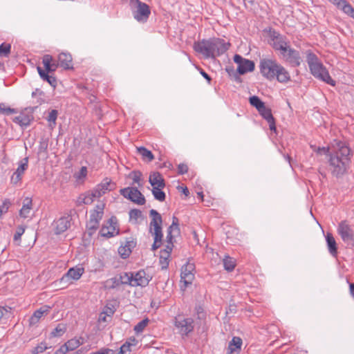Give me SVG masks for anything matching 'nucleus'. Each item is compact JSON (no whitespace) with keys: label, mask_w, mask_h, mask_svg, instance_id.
Listing matches in <instances>:
<instances>
[{"label":"nucleus","mask_w":354,"mask_h":354,"mask_svg":"<svg viewBox=\"0 0 354 354\" xmlns=\"http://www.w3.org/2000/svg\"><path fill=\"white\" fill-rule=\"evenodd\" d=\"M134 19L138 22H146L151 14L149 6L140 0H131Z\"/></svg>","instance_id":"39448f33"},{"label":"nucleus","mask_w":354,"mask_h":354,"mask_svg":"<svg viewBox=\"0 0 354 354\" xmlns=\"http://www.w3.org/2000/svg\"><path fill=\"white\" fill-rule=\"evenodd\" d=\"M234 62L238 64L237 71L240 75H243L254 70V62L246 59L240 55L236 54L234 56Z\"/></svg>","instance_id":"9b49d317"},{"label":"nucleus","mask_w":354,"mask_h":354,"mask_svg":"<svg viewBox=\"0 0 354 354\" xmlns=\"http://www.w3.org/2000/svg\"><path fill=\"white\" fill-rule=\"evenodd\" d=\"M69 351H73L80 346L79 340L76 339H71L65 343Z\"/></svg>","instance_id":"de8ad7c7"},{"label":"nucleus","mask_w":354,"mask_h":354,"mask_svg":"<svg viewBox=\"0 0 354 354\" xmlns=\"http://www.w3.org/2000/svg\"><path fill=\"white\" fill-rule=\"evenodd\" d=\"M149 322V320L148 318H145L142 319L141 322H138L135 326H134V331L136 333L138 334L142 333L145 327L148 325Z\"/></svg>","instance_id":"ea45409f"},{"label":"nucleus","mask_w":354,"mask_h":354,"mask_svg":"<svg viewBox=\"0 0 354 354\" xmlns=\"http://www.w3.org/2000/svg\"><path fill=\"white\" fill-rule=\"evenodd\" d=\"M291 48L290 45V41L287 42L286 45H283V46L280 47L279 49H277L276 51L279 52V57L282 58L284 55L288 52V50Z\"/></svg>","instance_id":"864d4df0"},{"label":"nucleus","mask_w":354,"mask_h":354,"mask_svg":"<svg viewBox=\"0 0 354 354\" xmlns=\"http://www.w3.org/2000/svg\"><path fill=\"white\" fill-rule=\"evenodd\" d=\"M174 324L182 335H188L194 328L192 318H185L180 315L175 318Z\"/></svg>","instance_id":"1a4fd4ad"},{"label":"nucleus","mask_w":354,"mask_h":354,"mask_svg":"<svg viewBox=\"0 0 354 354\" xmlns=\"http://www.w3.org/2000/svg\"><path fill=\"white\" fill-rule=\"evenodd\" d=\"M194 265L188 263L182 268L181 272V282H183L185 286L191 284L194 279V275L193 271L194 270Z\"/></svg>","instance_id":"dca6fc26"},{"label":"nucleus","mask_w":354,"mask_h":354,"mask_svg":"<svg viewBox=\"0 0 354 354\" xmlns=\"http://www.w3.org/2000/svg\"><path fill=\"white\" fill-rule=\"evenodd\" d=\"M25 226L24 225H19L17 227L16 232L14 235V241L15 242H20L21 241V236L25 232ZM17 245H19V243H17Z\"/></svg>","instance_id":"79ce46f5"},{"label":"nucleus","mask_w":354,"mask_h":354,"mask_svg":"<svg viewBox=\"0 0 354 354\" xmlns=\"http://www.w3.org/2000/svg\"><path fill=\"white\" fill-rule=\"evenodd\" d=\"M337 231L347 247L354 246V231L346 221H342L339 224Z\"/></svg>","instance_id":"0eeeda50"},{"label":"nucleus","mask_w":354,"mask_h":354,"mask_svg":"<svg viewBox=\"0 0 354 354\" xmlns=\"http://www.w3.org/2000/svg\"><path fill=\"white\" fill-rule=\"evenodd\" d=\"M119 280L122 284H128L132 286L133 283V273L124 272L119 276Z\"/></svg>","instance_id":"c9c22d12"},{"label":"nucleus","mask_w":354,"mask_h":354,"mask_svg":"<svg viewBox=\"0 0 354 354\" xmlns=\"http://www.w3.org/2000/svg\"><path fill=\"white\" fill-rule=\"evenodd\" d=\"M115 310L116 309L113 305L108 304L105 306L102 314H104L109 317H111L115 313Z\"/></svg>","instance_id":"49530a36"},{"label":"nucleus","mask_w":354,"mask_h":354,"mask_svg":"<svg viewBox=\"0 0 354 354\" xmlns=\"http://www.w3.org/2000/svg\"><path fill=\"white\" fill-rule=\"evenodd\" d=\"M71 216L68 215L66 216H62L57 221H54L55 233L56 234H60L66 231L71 227Z\"/></svg>","instance_id":"2eb2a0df"},{"label":"nucleus","mask_w":354,"mask_h":354,"mask_svg":"<svg viewBox=\"0 0 354 354\" xmlns=\"http://www.w3.org/2000/svg\"><path fill=\"white\" fill-rule=\"evenodd\" d=\"M317 152L324 153L329 156V167L332 174L339 178L347 171L351 162V149L342 142H338L331 148L319 147Z\"/></svg>","instance_id":"f257e3e1"},{"label":"nucleus","mask_w":354,"mask_h":354,"mask_svg":"<svg viewBox=\"0 0 354 354\" xmlns=\"http://www.w3.org/2000/svg\"><path fill=\"white\" fill-rule=\"evenodd\" d=\"M229 46V43L218 38L209 40L203 39L194 44V50L203 55L206 58H214L216 56L223 55L227 50Z\"/></svg>","instance_id":"f03ea898"},{"label":"nucleus","mask_w":354,"mask_h":354,"mask_svg":"<svg viewBox=\"0 0 354 354\" xmlns=\"http://www.w3.org/2000/svg\"><path fill=\"white\" fill-rule=\"evenodd\" d=\"M118 252L122 258L126 259L130 255L131 250L125 246H120L118 249Z\"/></svg>","instance_id":"3c124183"},{"label":"nucleus","mask_w":354,"mask_h":354,"mask_svg":"<svg viewBox=\"0 0 354 354\" xmlns=\"http://www.w3.org/2000/svg\"><path fill=\"white\" fill-rule=\"evenodd\" d=\"M269 37L270 44L275 51L289 41L286 36L275 30L270 31Z\"/></svg>","instance_id":"f8f14e48"},{"label":"nucleus","mask_w":354,"mask_h":354,"mask_svg":"<svg viewBox=\"0 0 354 354\" xmlns=\"http://www.w3.org/2000/svg\"><path fill=\"white\" fill-rule=\"evenodd\" d=\"M281 59L294 67L299 66L301 62L299 52L292 48L288 49Z\"/></svg>","instance_id":"4468645a"},{"label":"nucleus","mask_w":354,"mask_h":354,"mask_svg":"<svg viewBox=\"0 0 354 354\" xmlns=\"http://www.w3.org/2000/svg\"><path fill=\"white\" fill-rule=\"evenodd\" d=\"M274 80L280 83H287L290 80L289 72L281 64H279L274 75Z\"/></svg>","instance_id":"f3484780"},{"label":"nucleus","mask_w":354,"mask_h":354,"mask_svg":"<svg viewBox=\"0 0 354 354\" xmlns=\"http://www.w3.org/2000/svg\"><path fill=\"white\" fill-rule=\"evenodd\" d=\"M10 205L11 203L9 199H5L3 201L2 205L0 206V217L4 212H7Z\"/></svg>","instance_id":"603ef678"},{"label":"nucleus","mask_w":354,"mask_h":354,"mask_svg":"<svg viewBox=\"0 0 354 354\" xmlns=\"http://www.w3.org/2000/svg\"><path fill=\"white\" fill-rule=\"evenodd\" d=\"M131 174L133 175V180L134 183H139L141 178V173L140 171H133Z\"/></svg>","instance_id":"0e129e2a"},{"label":"nucleus","mask_w":354,"mask_h":354,"mask_svg":"<svg viewBox=\"0 0 354 354\" xmlns=\"http://www.w3.org/2000/svg\"><path fill=\"white\" fill-rule=\"evenodd\" d=\"M137 150L139 154L142 156L143 159H147L149 162H151L154 159V156L151 151L147 149L145 147H138Z\"/></svg>","instance_id":"473e14b6"},{"label":"nucleus","mask_w":354,"mask_h":354,"mask_svg":"<svg viewBox=\"0 0 354 354\" xmlns=\"http://www.w3.org/2000/svg\"><path fill=\"white\" fill-rule=\"evenodd\" d=\"M28 158L26 157L20 161L19 167H17V169H16V171L14 173L22 176L23 174H24V171L28 169Z\"/></svg>","instance_id":"72a5a7b5"},{"label":"nucleus","mask_w":354,"mask_h":354,"mask_svg":"<svg viewBox=\"0 0 354 354\" xmlns=\"http://www.w3.org/2000/svg\"><path fill=\"white\" fill-rule=\"evenodd\" d=\"M353 8L352 6L348 3L346 1L343 2L342 5L339 8V9H341L344 13L349 15L350 12H351L352 9Z\"/></svg>","instance_id":"5fc2aeb1"},{"label":"nucleus","mask_w":354,"mask_h":354,"mask_svg":"<svg viewBox=\"0 0 354 354\" xmlns=\"http://www.w3.org/2000/svg\"><path fill=\"white\" fill-rule=\"evenodd\" d=\"M17 112L16 109L10 107H6L5 104L0 103V113L8 115L12 113H16Z\"/></svg>","instance_id":"37998d69"},{"label":"nucleus","mask_w":354,"mask_h":354,"mask_svg":"<svg viewBox=\"0 0 354 354\" xmlns=\"http://www.w3.org/2000/svg\"><path fill=\"white\" fill-rule=\"evenodd\" d=\"M120 192L124 198L138 205H144L145 203V196L137 187L123 188L120 190Z\"/></svg>","instance_id":"6e6552de"},{"label":"nucleus","mask_w":354,"mask_h":354,"mask_svg":"<svg viewBox=\"0 0 354 354\" xmlns=\"http://www.w3.org/2000/svg\"><path fill=\"white\" fill-rule=\"evenodd\" d=\"M259 114L266 120L269 124V128L272 131H276L275 120L272 115V111L270 108L265 106L259 111Z\"/></svg>","instance_id":"a211bd4d"},{"label":"nucleus","mask_w":354,"mask_h":354,"mask_svg":"<svg viewBox=\"0 0 354 354\" xmlns=\"http://www.w3.org/2000/svg\"><path fill=\"white\" fill-rule=\"evenodd\" d=\"M68 351V348L67 347L66 344H64L57 351H56L55 354H65Z\"/></svg>","instance_id":"69168bd1"},{"label":"nucleus","mask_w":354,"mask_h":354,"mask_svg":"<svg viewBox=\"0 0 354 354\" xmlns=\"http://www.w3.org/2000/svg\"><path fill=\"white\" fill-rule=\"evenodd\" d=\"M326 241L330 254L333 257H336L337 255V247L336 241L331 233H327L326 236Z\"/></svg>","instance_id":"b1692460"},{"label":"nucleus","mask_w":354,"mask_h":354,"mask_svg":"<svg viewBox=\"0 0 354 354\" xmlns=\"http://www.w3.org/2000/svg\"><path fill=\"white\" fill-rule=\"evenodd\" d=\"M115 351L108 348H102L97 351L95 354H115Z\"/></svg>","instance_id":"680f3d73"},{"label":"nucleus","mask_w":354,"mask_h":354,"mask_svg":"<svg viewBox=\"0 0 354 354\" xmlns=\"http://www.w3.org/2000/svg\"><path fill=\"white\" fill-rule=\"evenodd\" d=\"M37 70L38 71V73H39L40 77L44 81L47 82L50 86H52L54 88L56 86V85H57V80H56L55 77H54L53 75H50V73H47L40 66H37Z\"/></svg>","instance_id":"393cba45"},{"label":"nucleus","mask_w":354,"mask_h":354,"mask_svg":"<svg viewBox=\"0 0 354 354\" xmlns=\"http://www.w3.org/2000/svg\"><path fill=\"white\" fill-rule=\"evenodd\" d=\"M132 346H133L129 344V342H126L121 346L120 351L117 354H129L131 351Z\"/></svg>","instance_id":"c03bdc74"},{"label":"nucleus","mask_w":354,"mask_h":354,"mask_svg":"<svg viewBox=\"0 0 354 354\" xmlns=\"http://www.w3.org/2000/svg\"><path fill=\"white\" fill-rule=\"evenodd\" d=\"M188 171V167L186 164L180 163L178 166V173L179 174H184Z\"/></svg>","instance_id":"052dcab7"},{"label":"nucleus","mask_w":354,"mask_h":354,"mask_svg":"<svg viewBox=\"0 0 354 354\" xmlns=\"http://www.w3.org/2000/svg\"><path fill=\"white\" fill-rule=\"evenodd\" d=\"M84 272L82 267H74L70 268L68 272L61 278L60 281L71 283V280H78Z\"/></svg>","instance_id":"ddd939ff"},{"label":"nucleus","mask_w":354,"mask_h":354,"mask_svg":"<svg viewBox=\"0 0 354 354\" xmlns=\"http://www.w3.org/2000/svg\"><path fill=\"white\" fill-rule=\"evenodd\" d=\"M11 45L10 44L3 43L0 45V56L8 57L10 54Z\"/></svg>","instance_id":"a19ab883"},{"label":"nucleus","mask_w":354,"mask_h":354,"mask_svg":"<svg viewBox=\"0 0 354 354\" xmlns=\"http://www.w3.org/2000/svg\"><path fill=\"white\" fill-rule=\"evenodd\" d=\"M223 266L226 270L232 271L236 266L235 260L229 256H226L223 259Z\"/></svg>","instance_id":"e433bc0d"},{"label":"nucleus","mask_w":354,"mask_h":354,"mask_svg":"<svg viewBox=\"0 0 354 354\" xmlns=\"http://www.w3.org/2000/svg\"><path fill=\"white\" fill-rule=\"evenodd\" d=\"M32 209V200L31 198L26 197L23 200L22 207L19 210V216L24 218L28 217Z\"/></svg>","instance_id":"4be33fe9"},{"label":"nucleus","mask_w":354,"mask_h":354,"mask_svg":"<svg viewBox=\"0 0 354 354\" xmlns=\"http://www.w3.org/2000/svg\"><path fill=\"white\" fill-rule=\"evenodd\" d=\"M58 60L59 62V66L66 69H73L72 66V56L69 53H62L58 55Z\"/></svg>","instance_id":"412c9836"},{"label":"nucleus","mask_w":354,"mask_h":354,"mask_svg":"<svg viewBox=\"0 0 354 354\" xmlns=\"http://www.w3.org/2000/svg\"><path fill=\"white\" fill-rule=\"evenodd\" d=\"M164 187H155L152 189V194L155 198L158 201L163 202L165 200L166 194L162 189Z\"/></svg>","instance_id":"f704fd0d"},{"label":"nucleus","mask_w":354,"mask_h":354,"mask_svg":"<svg viewBox=\"0 0 354 354\" xmlns=\"http://www.w3.org/2000/svg\"><path fill=\"white\" fill-rule=\"evenodd\" d=\"M104 204H100L95 206V209L91 212L90 219L100 222L104 214Z\"/></svg>","instance_id":"cd10ccee"},{"label":"nucleus","mask_w":354,"mask_h":354,"mask_svg":"<svg viewBox=\"0 0 354 354\" xmlns=\"http://www.w3.org/2000/svg\"><path fill=\"white\" fill-rule=\"evenodd\" d=\"M159 262L162 270L167 269L168 268L169 258H167L166 256H160Z\"/></svg>","instance_id":"bf43d9fd"},{"label":"nucleus","mask_w":354,"mask_h":354,"mask_svg":"<svg viewBox=\"0 0 354 354\" xmlns=\"http://www.w3.org/2000/svg\"><path fill=\"white\" fill-rule=\"evenodd\" d=\"M98 185L101 189H102V190L104 192V194L106 192L111 191L115 188V184L108 178H104Z\"/></svg>","instance_id":"c756f323"},{"label":"nucleus","mask_w":354,"mask_h":354,"mask_svg":"<svg viewBox=\"0 0 354 354\" xmlns=\"http://www.w3.org/2000/svg\"><path fill=\"white\" fill-rule=\"evenodd\" d=\"M37 70L38 71V73H39L40 77L44 81L47 82L50 86H52L54 88L56 86V85H57V80H56L55 77H54L53 75H50V73H47L40 66H37Z\"/></svg>","instance_id":"a878e982"},{"label":"nucleus","mask_w":354,"mask_h":354,"mask_svg":"<svg viewBox=\"0 0 354 354\" xmlns=\"http://www.w3.org/2000/svg\"><path fill=\"white\" fill-rule=\"evenodd\" d=\"M149 182L153 188L165 187V181L162 174L158 171L151 172L149 175Z\"/></svg>","instance_id":"6ab92c4d"},{"label":"nucleus","mask_w":354,"mask_h":354,"mask_svg":"<svg viewBox=\"0 0 354 354\" xmlns=\"http://www.w3.org/2000/svg\"><path fill=\"white\" fill-rule=\"evenodd\" d=\"M306 62L312 75L315 77L331 86H334L335 85V81L331 78L328 71L319 61L317 56L315 53L308 52L306 56Z\"/></svg>","instance_id":"7ed1b4c3"},{"label":"nucleus","mask_w":354,"mask_h":354,"mask_svg":"<svg viewBox=\"0 0 354 354\" xmlns=\"http://www.w3.org/2000/svg\"><path fill=\"white\" fill-rule=\"evenodd\" d=\"M107 283L110 288H115L122 284L120 280H119V277H115L109 279Z\"/></svg>","instance_id":"8fccbe9b"},{"label":"nucleus","mask_w":354,"mask_h":354,"mask_svg":"<svg viewBox=\"0 0 354 354\" xmlns=\"http://www.w3.org/2000/svg\"><path fill=\"white\" fill-rule=\"evenodd\" d=\"M75 203H76L77 206H81L83 204H85V200H84V194H81V195H80L78 196V198H77V200L75 201Z\"/></svg>","instance_id":"338daca9"},{"label":"nucleus","mask_w":354,"mask_h":354,"mask_svg":"<svg viewBox=\"0 0 354 354\" xmlns=\"http://www.w3.org/2000/svg\"><path fill=\"white\" fill-rule=\"evenodd\" d=\"M53 61V57L50 55H45L42 59V63L44 66V71L47 73H53V69L50 65V62Z\"/></svg>","instance_id":"2f4dec72"},{"label":"nucleus","mask_w":354,"mask_h":354,"mask_svg":"<svg viewBox=\"0 0 354 354\" xmlns=\"http://www.w3.org/2000/svg\"><path fill=\"white\" fill-rule=\"evenodd\" d=\"M57 110H52L48 115V118H47V120L48 122H53V124H56V120H57Z\"/></svg>","instance_id":"6e6d98bb"},{"label":"nucleus","mask_w":354,"mask_h":354,"mask_svg":"<svg viewBox=\"0 0 354 354\" xmlns=\"http://www.w3.org/2000/svg\"><path fill=\"white\" fill-rule=\"evenodd\" d=\"M279 62L272 58H262L259 62V70L261 75L269 81L274 80V75Z\"/></svg>","instance_id":"423d86ee"},{"label":"nucleus","mask_w":354,"mask_h":354,"mask_svg":"<svg viewBox=\"0 0 354 354\" xmlns=\"http://www.w3.org/2000/svg\"><path fill=\"white\" fill-rule=\"evenodd\" d=\"M66 330V327L64 324H59L56 328L51 332L52 337L62 336Z\"/></svg>","instance_id":"4c0bfd02"},{"label":"nucleus","mask_w":354,"mask_h":354,"mask_svg":"<svg viewBox=\"0 0 354 354\" xmlns=\"http://www.w3.org/2000/svg\"><path fill=\"white\" fill-rule=\"evenodd\" d=\"M120 232L115 216L111 217L106 224L103 225L100 234L102 236L111 238L118 235Z\"/></svg>","instance_id":"9d476101"},{"label":"nucleus","mask_w":354,"mask_h":354,"mask_svg":"<svg viewBox=\"0 0 354 354\" xmlns=\"http://www.w3.org/2000/svg\"><path fill=\"white\" fill-rule=\"evenodd\" d=\"M100 222L96 221H93L92 219H89L86 224V227L88 230V233L90 236H91L93 232L98 228Z\"/></svg>","instance_id":"58836bf2"},{"label":"nucleus","mask_w":354,"mask_h":354,"mask_svg":"<svg viewBox=\"0 0 354 354\" xmlns=\"http://www.w3.org/2000/svg\"><path fill=\"white\" fill-rule=\"evenodd\" d=\"M249 102L252 106L255 107L258 111H261V109L266 106L265 103L256 95L251 96L249 98Z\"/></svg>","instance_id":"7c9ffc66"},{"label":"nucleus","mask_w":354,"mask_h":354,"mask_svg":"<svg viewBox=\"0 0 354 354\" xmlns=\"http://www.w3.org/2000/svg\"><path fill=\"white\" fill-rule=\"evenodd\" d=\"M84 200H85V205H89L91 204L93 201L95 196H93V194L91 192H86L84 194Z\"/></svg>","instance_id":"13d9d810"},{"label":"nucleus","mask_w":354,"mask_h":354,"mask_svg":"<svg viewBox=\"0 0 354 354\" xmlns=\"http://www.w3.org/2000/svg\"><path fill=\"white\" fill-rule=\"evenodd\" d=\"M21 177L20 175L13 173L10 179L11 183L17 184L21 180Z\"/></svg>","instance_id":"e2e57ef3"},{"label":"nucleus","mask_w":354,"mask_h":354,"mask_svg":"<svg viewBox=\"0 0 354 354\" xmlns=\"http://www.w3.org/2000/svg\"><path fill=\"white\" fill-rule=\"evenodd\" d=\"M149 216L151 217L149 232L153 236V243L151 247L153 251L159 248L162 244L163 234L162 231V219L161 215L155 209H151Z\"/></svg>","instance_id":"20e7f679"},{"label":"nucleus","mask_w":354,"mask_h":354,"mask_svg":"<svg viewBox=\"0 0 354 354\" xmlns=\"http://www.w3.org/2000/svg\"><path fill=\"white\" fill-rule=\"evenodd\" d=\"M91 192L93 194V196L95 198H100L101 196L104 194V192L100 187L97 185L95 189H93Z\"/></svg>","instance_id":"4d7b16f0"},{"label":"nucleus","mask_w":354,"mask_h":354,"mask_svg":"<svg viewBox=\"0 0 354 354\" xmlns=\"http://www.w3.org/2000/svg\"><path fill=\"white\" fill-rule=\"evenodd\" d=\"M132 286H146L148 285L149 280L146 277V273L144 270H140L136 274L133 273Z\"/></svg>","instance_id":"aec40b11"},{"label":"nucleus","mask_w":354,"mask_h":354,"mask_svg":"<svg viewBox=\"0 0 354 354\" xmlns=\"http://www.w3.org/2000/svg\"><path fill=\"white\" fill-rule=\"evenodd\" d=\"M168 229L170 230L175 236L180 234L179 225H176L174 227L173 225H170Z\"/></svg>","instance_id":"774afa93"},{"label":"nucleus","mask_w":354,"mask_h":354,"mask_svg":"<svg viewBox=\"0 0 354 354\" xmlns=\"http://www.w3.org/2000/svg\"><path fill=\"white\" fill-rule=\"evenodd\" d=\"M47 349V346L46 343L41 342L39 345L35 347L32 351V354H39L43 353L44 351Z\"/></svg>","instance_id":"09e8293b"},{"label":"nucleus","mask_w":354,"mask_h":354,"mask_svg":"<svg viewBox=\"0 0 354 354\" xmlns=\"http://www.w3.org/2000/svg\"><path fill=\"white\" fill-rule=\"evenodd\" d=\"M27 109H26V111L21 112L19 114V116L21 118V120L22 121V128H26L30 124V122L33 120V115L30 112H26Z\"/></svg>","instance_id":"c85d7f7f"},{"label":"nucleus","mask_w":354,"mask_h":354,"mask_svg":"<svg viewBox=\"0 0 354 354\" xmlns=\"http://www.w3.org/2000/svg\"><path fill=\"white\" fill-rule=\"evenodd\" d=\"M242 345V339L239 337H234L230 342L227 348V354H239Z\"/></svg>","instance_id":"5701e85b"},{"label":"nucleus","mask_w":354,"mask_h":354,"mask_svg":"<svg viewBox=\"0 0 354 354\" xmlns=\"http://www.w3.org/2000/svg\"><path fill=\"white\" fill-rule=\"evenodd\" d=\"M50 307L48 306H44L39 309L37 310L31 316L30 322L31 324L37 323L39 319L44 315L48 314Z\"/></svg>","instance_id":"bb28decb"},{"label":"nucleus","mask_w":354,"mask_h":354,"mask_svg":"<svg viewBox=\"0 0 354 354\" xmlns=\"http://www.w3.org/2000/svg\"><path fill=\"white\" fill-rule=\"evenodd\" d=\"M142 216V212L137 209H133L129 212V217L131 220H134L137 223L138 218Z\"/></svg>","instance_id":"a18cd8bd"}]
</instances>
